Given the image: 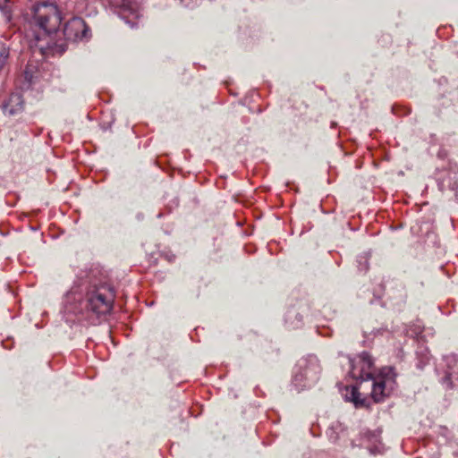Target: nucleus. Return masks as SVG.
<instances>
[{"label": "nucleus", "instance_id": "nucleus-1", "mask_svg": "<svg viewBox=\"0 0 458 458\" xmlns=\"http://www.w3.org/2000/svg\"><path fill=\"white\" fill-rule=\"evenodd\" d=\"M351 369L349 374L356 380L372 381L371 397L377 403L387 396L395 384V373L391 367L384 368L375 377L372 372L373 361L367 352H362L355 359H350Z\"/></svg>", "mask_w": 458, "mask_h": 458}, {"label": "nucleus", "instance_id": "nucleus-2", "mask_svg": "<svg viewBox=\"0 0 458 458\" xmlns=\"http://www.w3.org/2000/svg\"><path fill=\"white\" fill-rule=\"evenodd\" d=\"M28 15L30 24L36 30V39L40 41L48 38L46 47L49 49L55 47L53 36L58 32L63 20L56 4L50 1L36 3L30 7Z\"/></svg>", "mask_w": 458, "mask_h": 458}, {"label": "nucleus", "instance_id": "nucleus-3", "mask_svg": "<svg viewBox=\"0 0 458 458\" xmlns=\"http://www.w3.org/2000/svg\"><path fill=\"white\" fill-rule=\"evenodd\" d=\"M64 35L69 41L89 40L91 37L90 30L81 17H73L64 26Z\"/></svg>", "mask_w": 458, "mask_h": 458}, {"label": "nucleus", "instance_id": "nucleus-4", "mask_svg": "<svg viewBox=\"0 0 458 458\" xmlns=\"http://www.w3.org/2000/svg\"><path fill=\"white\" fill-rule=\"evenodd\" d=\"M114 296L112 293H110L109 296H106L97 291L89 295L86 308L98 316L105 315L111 311Z\"/></svg>", "mask_w": 458, "mask_h": 458}, {"label": "nucleus", "instance_id": "nucleus-5", "mask_svg": "<svg viewBox=\"0 0 458 458\" xmlns=\"http://www.w3.org/2000/svg\"><path fill=\"white\" fill-rule=\"evenodd\" d=\"M24 109V100L22 96L16 92L12 93L3 104V110L9 115L21 114Z\"/></svg>", "mask_w": 458, "mask_h": 458}, {"label": "nucleus", "instance_id": "nucleus-6", "mask_svg": "<svg viewBox=\"0 0 458 458\" xmlns=\"http://www.w3.org/2000/svg\"><path fill=\"white\" fill-rule=\"evenodd\" d=\"M447 370L445 376L442 378V384L447 388L453 387L452 377H458V357L452 355L446 357Z\"/></svg>", "mask_w": 458, "mask_h": 458}, {"label": "nucleus", "instance_id": "nucleus-7", "mask_svg": "<svg viewBox=\"0 0 458 458\" xmlns=\"http://www.w3.org/2000/svg\"><path fill=\"white\" fill-rule=\"evenodd\" d=\"M380 434H381L380 430L367 431L366 433H364V437L369 443H371V445L369 446V452L371 454H381L384 451V446L380 441Z\"/></svg>", "mask_w": 458, "mask_h": 458}, {"label": "nucleus", "instance_id": "nucleus-8", "mask_svg": "<svg viewBox=\"0 0 458 458\" xmlns=\"http://www.w3.org/2000/svg\"><path fill=\"white\" fill-rule=\"evenodd\" d=\"M10 58V47L5 39L0 38V75L6 68Z\"/></svg>", "mask_w": 458, "mask_h": 458}, {"label": "nucleus", "instance_id": "nucleus-9", "mask_svg": "<svg viewBox=\"0 0 458 458\" xmlns=\"http://www.w3.org/2000/svg\"><path fill=\"white\" fill-rule=\"evenodd\" d=\"M345 399L354 403L356 407L363 406L365 399L360 398V394L356 386L346 387Z\"/></svg>", "mask_w": 458, "mask_h": 458}, {"label": "nucleus", "instance_id": "nucleus-10", "mask_svg": "<svg viewBox=\"0 0 458 458\" xmlns=\"http://www.w3.org/2000/svg\"><path fill=\"white\" fill-rule=\"evenodd\" d=\"M303 379L305 380H309L310 379V377H309V370H306L304 374L302 373H296L293 377V382L295 383L296 386H298V384L302 381Z\"/></svg>", "mask_w": 458, "mask_h": 458}, {"label": "nucleus", "instance_id": "nucleus-11", "mask_svg": "<svg viewBox=\"0 0 458 458\" xmlns=\"http://www.w3.org/2000/svg\"><path fill=\"white\" fill-rule=\"evenodd\" d=\"M112 3L123 10L130 9V0H111Z\"/></svg>", "mask_w": 458, "mask_h": 458}, {"label": "nucleus", "instance_id": "nucleus-12", "mask_svg": "<svg viewBox=\"0 0 458 458\" xmlns=\"http://www.w3.org/2000/svg\"><path fill=\"white\" fill-rule=\"evenodd\" d=\"M199 0H180V3L187 8L194 7L199 4Z\"/></svg>", "mask_w": 458, "mask_h": 458}, {"label": "nucleus", "instance_id": "nucleus-13", "mask_svg": "<svg viewBox=\"0 0 458 458\" xmlns=\"http://www.w3.org/2000/svg\"><path fill=\"white\" fill-rule=\"evenodd\" d=\"M130 9H127V10H123V12H130L131 13H135V16H138V13H136V10L134 9V7L131 6V3L130 2Z\"/></svg>", "mask_w": 458, "mask_h": 458}]
</instances>
